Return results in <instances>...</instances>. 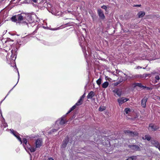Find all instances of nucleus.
I'll return each mask as SVG.
<instances>
[{
  "label": "nucleus",
  "instance_id": "51",
  "mask_svg": "<svg viewBox=\"0 0 160 160\" xmlns=\"http://www.w3.org/2000/svg\"><path fill=\"white\" fill-rule=\"evenodd\" d=\"M42 3L41 2H40V4H42Z\"/></svg>",
  "mask_w": 160,
  "mask_h": 160
},
{
  "label": "nucleus",
  "instance_id": "23",
  "mask_svg": "<svg viewBox=\"0 0 160 160\" xmlns=\"http://www.w3.org/2000/svg\"><path fill=\"white\" fill-rule=\"evenodd\" d=\"M51 10L52 11L51 12L52 14L55 15H58L59 14H58L59 12H57V11L55 9H54L53 8H52V9H51Z\"/></svg>",
  "mask_w": 160,
  "mask_h": 160
},
{
  "label": "nucleus",
  "instance_id": "7",
  "mask_svg": "<svg viewBox=\"0 0 160 160\" xmlns=\"http://www.w3.org/2000/svg\"><path fill=\"white\" fill-rule=\"evenodd\" d=\"M124 132L127 134L132 137H134L137 136L138 135V133L136 132H132L130 130H126L124 131Z\"/></svg>",
  "mask_w": 160,
  "mask_h": 160
},
{
  "label": "nucleus",
  "instance_id": "53",
  "mask_svg": "<svg viewBox=\"0 0 160 160\" xmlns=\"http://www.w3.org/2000/svg\"><path fill=\"white\" fill-rule=\"evenodd\" d=\"M85 52H86V51L85 50Z\"/></svg>",
  "mask_w": 160,
  "mask_h": 160
},
{
  "label": "nucleus",
  "instance_id": "24",
  "mask_svg": "<svg viewBox=\"0 0 160 160\" xmlns=\"http://www.w3.org/2000/svg\"><path fill=\"white\" fill-rule=\"evenodd\" d=\"M135 86H138L141 88H142L143 89L147 88L146 86L142 85L141 83H136L135 84Z\"/></svg>",
  "mask_w": 160,
  "mask_h": 160
},
{
  "label": "nucleus",
  "instance_id": "50",
  "mask_svg": "<svg viewBox=\"0 0 160 160\" xmlns=\"http://www.w3.org/2000/svg\"><path fill=\"white\" fill-rule=\"evenodd\" d=\"M9 58L8 55L7 56V58Z\"/></svg>",
  "mask_w": 160,
  "mask_h": 160
},
{
  "label": "nucleus",
  "instance_id": "41",
  "mask_svg": "<svg viewBox=\"0 0 160 160\" xmlns=\"http://www.w3.org/2000/svg\"><path fill=\"white\" fill-rule=\"evenodd\" d=\"M72 111L70 109L69 110L68 112L66 113V114L65 115L66 116V115L70 113Z\"/></svg>",
  "mask_w": 160,
  "mask_h": 160
},
{
  "label": "nucleus",
  "instance_id": "48",
  "mask_svg": "<svg viewBox=\"0 0 160 160\" xmlns=\"http://www.w3.org/2000/svg\"><path fill=\"white\" fill-rule=\"evenodd\" d=\"M0 50H2V51H3V50H5H5L4 49H1V48H0ZM5 51H6V52H7V51H6V50H5Z\"/></svg>",
  "mask_w": 160,
  "mask_h": 160
},
{
  "label": "nucleus",
  "instance_id": "54",
  "mask_svg": "<svg viewBox=\"0 0 160 160\" xmlns=\"http://www.w3.org/2000/svg\"><path fill=\"white\" fill-rule=\"evenodd\" d=\"M31 160H32L31 159Z\"/></svg>",
  "mask_w": 160,
  "mask_h": 160
},
{
  "label": "nucleus",
  "instance_id": "34",
  "mask_svg": "<svg viewBox=\"0 0 160 160\" xmlns=\"http://www.w3.org/2000/svg\"><path fill=\"white\" fill-rule=\"evenodd\" d=\"M76 105L75 104L74 106H73L70 109L72 111L76 107Z\"/></svg>",
  "mask_w": 160,
  "mask_h": 160
},
{
  "label": "nucleus",
  "instance_id": "20",
  "mask_svg": "<svg viewBox=\"0 0 160 160\" xmlns=\"http://www.w3.org/2000/svg\"><path fill=\"white\" fill-rule=\"evenodd\" d=\"M145 12L143 11H140L139 12L138 15V17L139 18H142L145 15Z\"/></svg>",
  "mask_w": 160,
  "mask_h": 160
},
{
  "label": "nucleus",
  "instance_id": "2",
  "mask_svg": "<svg viewBox=\"0 0 160 160\" xmlns=\"http://www.w3.org/2000/svg\"><path fill=\"white\" fill-rule=\"evenodd\" d=\"M84 41V38L83 35H82L81 36L79 37V44L83 50V51L84 53L85 57L86 60V61L88 64V63H89V61L88 60V58H87V57H88V54L86 53H85V52H84V51L83 50V46L84 44L83 43Z\"/></svg>",
  "mask_w": 160,
  "mask_h": 160
},
{
  "label": "nucleus",
  "instance_id": "35",
  "mask_svg": "<svg viewBox=\"0 0 160 160\" xmlns=\"http://www.w3.org/2000/svg\"><path fill=\"white\" fill-rule=\"evenodd\" d=\"M85 97V93H84L82 96L81 97L80 99L83 101V99Z\"/></svg>",
  "mask_w": 160,
  "mask_h": 160
},
{
  "label": "nucleus",
  "instance_id": "36",
  "mask_svg": "<svg viewBox=\"0 0 160 160\" xmlns=\"http://www.w3.org/2000/svg\"><path fill=\"white\" fill-rule=\"evenodd\" d=\"M101 8L102 9H104L105 10H106L107 8V7L105 5H103V6H102L101 7Z\"/></svg>",
  "mask_w": 160,
  "mask_h": 160
},
{
  "label": "nucleus",
  "instance_id": "9",
  "mask_svg": "<svg viewBox=\"0 0 160 160\" xmlns=\"http://www.w3.org/2000/svg\"><path fill=\"white\" fill-rule=\"evenodd\" d=\"M129 99L124 98H122L118 99V101L119 103V105H121L125 102L128 101Z\"/></svg>",
  "mask_w": 160,
  "mask_h": 160
},
{
  "label": "nucleus",
  "instance_id": "44",
  "mask_svg": "<svg viewBox=\"0 0 160 160\" xmlns=\"http://www.w3.org/2000/svg\"><path fill=\"white\" fill-rule=\"evenodd\" d=\"M160 151V144L157 147Z\"/></svg>",
  "mask_w": 160,
  "mask_h": 160
},
{
  "label": "nucleus",
  "instance_id": "31",
  "mask_svg": "<svg viewBox=\"0 0 160 160\" xmlns=\"http://www.w3.org/2000/svg\"><path fill=\"white\" fill-rule=\"evenodd\" d=\"M105 107L104 106H101L99 108V111L100 112H102L105 110Z\"/></svg>",
  "mask_w": 160,
  "mask_h": 160
},
{
  "label": "nucleus",
  "instance_id": "46",
  "mask_svg": "<svg viewBox=\"0 0 160 160\" xmlns=\"http://www.w3.org/2000/svg\"><path fill=\"white\" fill-rule=\"evenodd\" d=\"M105 78H106V80H108V79H107V78H108V77L106 76V77H105Z\"/></svg>",
  "mask_w": 160,
  "mask_h": 160
},
{
  "label": "nucleus",
  "instance_id": "29",
  "mask_svg": "<svg viewBox=\"0 0 160 160\" xmlns=\"http://www.w3.org/2000/svg\"><path fill=\"white\" fill-rule=\"evenodd\" d=\"M5 40V39L3 40L5 42V43H8L9 42H10V41H12V42H13V40L11 39L10 38H7V40Z\"/></svg>",
  "mask_w": 160,
  "mask_h": 160
},
{
  "label": "nucleus",
  "instance_id": "33",
  "mask_svg": "<svg viewBox=\"0 0 160 160\" xmlns=\"http://www.w3.org/2000/svg\"><path fill=\"white\" fill-rule=\"evenodd\" d=\"M136 158V157L135 156H132L131 157H130L128 158H127L126 160H134V159H135Z\"/></svg>",
  "mask_w": 160,
  "mask_h": 160
},
{
  "label": "nucleus",
  "instance_id": "49",
  "mask_svg": "<svg viewBox=\"0 0 160 160\" xmlns=\"http://www.w3.org/2000/svg\"><path fill=\"white\" fill-rule=\"evenodd\" d=\"M39 20H36V22H38V21H39Z\"/></svg>",
  "mask_w": 160,
  "mask_h": 160
},
{
  "label": "nucleus",
  "instance_id": "38",
  "mask_svg": "<svg viewBox=\"0 0 160 160\" xmlns=\"http://www.w3.org/2000/svg\"><path fill=\"white\" fill-rule=\"evenodd\" d=\"M43 5L44 7H46L47 8V3H46V2H44L43 3Z\"/></svg>",
  "mask_w": 160,
  "mask_h": 160
},
{
  "label": "nucleus",
  "instance_id": "16",
  "mask_svg": "<svg viewBox=\"0 0 160 160\" xmlns=\"http://www.w3.org/2000/svg\"><path fill=\"white\" fill-rule=\"evenodd\" d=\"M151 142L152 144L157 148L160 144L158 142L154 140H152Z\"/></svg>",
  "mask_w": 160,
  "mask_h": 160
},
{
  "label": "nucleus",
  "instance_id": "14",
  "mask_svg": "<svg viewBox=\"0 0 160 160\" xmlns=\"http://www.w3.org/2000/svg\"><path fill=\"white\" fill-rule=\"evenodd\" d=\"M147 100V98H143L141 100V104L143 108H145L146 106V102Z\"/></svg>",
  "mask_w": 160,
  "mask_h": 160
},
{
  "label": "nucleus",
  "instance_id": "12",
  "mask_svg": "<svg viewBox=\"0 0 160 160\" xmlns=\"http://www.w3.org/2000/svg\"><path fill=\"white\" fill-rule=\"evenodd\" d=\"M149 129H151L153 130H156L158 128V127L156 125L152 124H150L149 125Z\"/></svg>",
  "mask_w": 160,
  "mask_h": 160
},
{
  "label": "nucleus",
  "instance_id": "10",
  "mask_svg": "<svg viewBox=\"0 0 160 160\" xmlns=\"http://www.w3.org/2000/svg\"><path fill=\"white\" fill-rule=\"evenodd\" d=\"M68 137H66L63 142L62 143L61 146V148H65L68 142Z\"/></svg>",
  "mask_w": 160,
  "mask_h": 160
},
{
  "label": "nucleus",
  "instance_id": "30",
  "mask_svg": "<svg viewBox=\"0 0 160 160\" xmlns=\"http://www.w3.org/2000/svg\"><path fill=\"white\" fill-rule=\"evenodd\" d=\"M155 82H157L158 80H159L160 79V77L159 75H157L155 76Z\"/></svg>",
  "mask_w": 160,
  "mask_h": 160
},
{
  "label": "nucleus",
  "instance_id": "19",
  "mask_svg": "<svg viewBox=\"0 0 160 160\" xmlns=\"http://www.w3.org/2000/svg\"><path fill=\"white\" fill-rule=\"evenodd\" d=\"M151 137L148 135H146L144 137H142V138L143 140H147L148 141H150L151 139Z\"/></svg>",
  "mask_w": 160,
  "mask_h": 160
},
{
  "label": "nucleus",
  "instance_id": "42",
  "mask_svg": "<svg viewBox=\"0 0 160 160\" xmlns=\"http://www.w3.org/2000/svg\"><path fill=\"white\" fill-rule=\"evenodd\" d=\"M48 160H54L52 158H48Z\"/></svg>",
  "mask_w": 160,
  "mask_h": 160
},
{
  "label": "nucleus",
  "instance_id": "15",
  "mask_svg": "<svg viewBox=\"0 0 160 160\" xmlns=\"http://www.w3.org/2000/svg\"><path fill=\"white\" fill-rule=\"evenodd\" d=\"M113 92L114 93V94L115 96L117 95L120 97L121 95V92L118 89H115L113 91Z\"/></svg>",
  "mask_w": 160,
  "mask_h": 160
},
{
  "label": "nucleus",
  "instance_id": "32",
  "mask_svg": "<svg viewBox=\"0 0 160 160\" xmlns=\"http://www.w3.org/2000/svg\"><path fill=\"white\" fill-rule=\"evenodd\" d=\"M58 129H52V131L49 132H48V133L49 134H50L52 133V132H55L57 131L58 130Z\"/></svg>",
  "mask_w": 160,
  "mask_h": 160
},
{
  "label": "nucleus",
  "instance_id": "28",
  "mask_svg": "<svg viewBox=\"0 0 160 160\" xmlns=\"http://www.w3.org/2000/svg\"><path fill=\"white\" fill-rule=\"evenodd\" d=\"M124 75H125L126 76L128 77L129 78H134L137 77V76L136 75H132V76L131 77L130 76H128V74H126L125 73H124Z\"/></svg>",
  "mask_w": 160,
  "mask_h": 160
},
{
  "label": "nucleus",
  "instance_id": "40",
  "mask_svg": "<svg viewBox=\"0 0 160 160\" xmlns=\"http://www.w3.org/2000/svg\"><path fill=\"white\" fill-rule=\"evenodd\" d=\"M28 0H26V1H28ZM33 2H34L36 3L37 2L38 0H31Z\"/></svg>",
  "mask_w": 160,
  "mask_h": 160
},
{
  "label": "nucleus",
  "instance_id": "21",
  "mask_svg": "<svg viewBox=\"0 0 160 160\" xmlns=\"http://www.w3.org/2000/svg\"><path fill=\"white\" fill-rule=\"evenodd\" d=\"M109 85V83L108 82L106 81L103 83L102 84V87L104 88H107Z\"/></svg>",
  "mask_w": 160,
  "mask_h": 160
},
{
  "label": "nucleus",
  "instance_id": "17",
  "mask_svg": "<svg viewBox=\"0 0 160 160\" xmlns=\"http://www.w3.org/2000/svg\"><path fill=\"white\" fill-rule=\"evenodd\" d=\"M2 119L1 121L2 122V125L3 126L4 128H6L8 126V124L6 122H5V120L4 118L2 116Z\"/></svg>",
  "mask_w": 160,
  "mask_h": 160
},
{
  "label": "nucleus",
  "instance_id": "26",
  "mask_svg": "<svg viewBox=\"0 0 160 160\" xmlns=\"http://www.w3.org/2000/svg\"><path fill=\"white\" fill-rule=\"evenodd\" d=\"M22 143L23 142V146H24V145H27V144L29 143L27 142V140L26 138H24L23 139L22 141Z\"/></svg>",
  "mask_w": 160,
  "mask_h": 160
},
{
  "label": "nucleus",
  "instance_id": "13",
  "mask_svg": "<svg viewBox=\"0 0 160 160\" xmlns=\"http://www.w3.org/2000/svg\"><path fill=\"white\" fill-rule=\"evenodd\" d=\"M129 147L131 149L135 151H137L140 149L139 147L136 145H130L129 146Z\"/></svg>",
  "mask_w": 160,
  "mask_h": 160
},
{
  "label": "nucleus",
  "instance_id": "1",
  "mask_svg": "<svg viewBox=\"0 0 160 160\" xmlns=\"http://www.w3.org/2000/svg\"><path fill=\"white\" fill-rule=\"evenodd\" d=\"M11 20L12 22L17 23H20L22 22L25 23L28 27H32L36 24L34 19L32 17L25 13L18 14L13 16L11 18Z\"/></svg>",
  "mask_w": 160,
  "mask_h": 160
},
{
  "label": "nucleus",
  "instance_id": "11",
  "mask_svg": "<svg viewBox=\"0 0 160 160\" xmlns=\"http://www.w3.org/2000/svg\"><path fill=\"white\" fill-rule=\"evenodd\" d=\"M98 13L99 17L102 19H104L105 17L103 13V12L102 11V10L100 9H99L98 10Z\"/></svg>",
  "mask_w": 160,
  "mask_h": 160
},
{
  "label": "nucleus",
  "instance_id": "8",
  "mask_svg": "<svg viewBox=\"0 0 160 160\" xmlns=\"http://www.w3.org/2000/svg\"><path fill=\"white\" fill-rule=\"evenodd\" d=\"M42 140L41 139H38L35 142L36 149L40 148L42 144Z\"/></svg>",
  "mask_w": 160,
  "mask_h": 160
},
{
  "label": "nucleus",
  "instance_id": "25",
  "mask_svg": "<svg viewBox=\"0 0 160 160\" xmlns=\"http://www.w3.org/2000/svg\"><path fill=\"white\" fill-rule=\"evenodd\" d=\"M102 82V78H100L98 80L96 81V83L99 86L101 85Z\"/></svg>",
  "mask_w": 160,
  "mask_h": 160
},
{
  "label": "nucleus",
  "instance_id": "6",
  "mask_svg": "<svg viewBox=\"0 0 160 160\" xmlns=\"http://www.w3.org/2000/svg\"><path fill=\"white\" fill-rule=\"evenodd\" d=\"M10 132L13 135L18 139L21 142V144L22 143V141L19 135V134L16 131L13 130L12 129H10Z\"/></svg>",
  "mask_w": 160,
  "mask_h": 160
},
{
  "label": "nucleus",
  "instance_id": "4",
  "mask_svg": "<svg viewBox=\"0 0 160 160\" xmlns=\"http://www.w3.org/2000/svg\"><path fill=\"white\" fill-rule=\"evenodd\" d=\"M23 147L26 151L28 153L31 157V155L29 152L30 151L31 152H33L36 150V148L32 147L29 143L27 144V145H24Z\"/></svg>",
  "mask_w": 160,
  "mask_h": 160
},
{
  "label": "nucleus",
  "instance_id": "27",
  "mask_svg": "<svg viewBox=\"0 0 160 160\" xmlns=\"http://www.w3.org/2000/svg\"><path fill=\"white\" fill-rule=\"evenodd\" d=\"M82 100L79 99L77 102L75 104L76 106H79L82 103Z\"/></svg>",
  "mask_w": 160,
  "mask_h": 160
},
{
  "label": "nucleus",
  "instance_id": "3",
  "mask_svg": "<svg viewBox=\"0 0 160 160\" xmlns=\"http://www.w3.org/2000/svg\"><path fill=\"white\" fill-rule=\"evenodd\" d=\"M17 51V48H15L13 49L11 51V55L10 56L9 60L11 61V62H12L13 63H14L15 62V61L16 58Z\"/></svg>",
  "mask_w": 160,
  "mask_h": 160
},
{
  "label": "nucleus",
  "instance_id": "45",
  "mask_svg": "<svg viewBox=\"0 0 160 160\" xmlns=\"http://www.w3.org/2000/svg\"><path fill=\"white\" fill-rule=\"evenodd\" d=\"M117 71L116 70V73H114L113 74L115 75H116L117 74Z\"/></svg>",
  "mask_w": 160,
  "mask_h": 160
},
{
  "label": "nucleus",
  "instance_id": "18",
  "mask_svg": "<svg viewBox=\"0 0 160 160\" xmlns=\"http://www.w3.org/2000/svg\"><path fill=\"white\" fill-rule=\"evenodd\" d=\"M94 95V92L93 91H91L88 94L87 96V98H92Z\"/></svg>",
  "mask_w": 160,
  "mask_h": 160
},
{
  "label": "nucleus",
  "instance_id": "39",
  "mask_svg": "<svg viewBox=\"0 0 160 160\" xmlns=\"http://www.w3.org/2000/svg\"><path fill=\"white\" fill-rule=\"evenodd\" d=\"M141 5H133L134 7H140L141 6Z\"/></svg>",
  "mask_w": 160,
  "mask_h": 160
},
{
  "label": "nucleus",
  "instance_id": "47",
  "mask_svg": "<svg viewBox=\"0 0 160 160\" xmlns=\"http://www.w3.org/2000/svg\"><path fill=\"white\" fill-rule=\"evenodd\" d=\"M118 84V83H114V85H117Z\"/></svg>",
  "mask_w": 160,
  "mask_h": 160
},
{
  "label": "nucleus",
  "instance_id": "43",
  "mask_svg": "<svg viewBox=\"0 0 160 160\" xmlns=\"http://www.w3.org/2000/svg\"><path fill=\"white\" fill-rule=\"evenodd\" d=\"M141 68H142V67L140 66H138L137 67V69H141Z\"/></svg>",
  "mask_w": 160,
  "mask_h": 160
},
{
  "label": "nucleus",
  "instance_id": "5",
  "mask_svg": "<svg viewBox=\"0 0 160 160\" xmlns=\"http://www.w3.org/2000/svg\"><path fill=\"white\" fill-rule=\"evenodd\" d=\"M65 117L66 115H64L59 120H57L56 122L55 126H56L58 125V123H59L60 125H62L66 123L67 121L66 120Z\"/></svg>",
  "mask_w": 160,
  "mask_h": 160
},
{
  "label": "nucleus",
  "instance_id": "22",
  "mask_svg": "<svg viewBox=\"0 0 160 160\" xmlns=\"http://www.w3.org/2000/svg\"><path fill=\"white\" fill-rule=\"evenodd\" d=\"M131 111V110L129 108H126L124 111V114H128Z\"/></svg>",
  "mask_w": 160,
  "mask_h": 160
},
{
  "label": "nucleus",
  "instance_id": "52",
  "mask_svg": "<svg viewBox=\"0 0 160 160\" xmlns=\"http://www.w3.org/2000/svg\"><path fill=\"white\" fill-rule=\"evenodd\" d=\"M145 68H143V69H145Z\"/></svg>",
  "mask_w": 160,
  "mask_h": 160
},
{
  "label": "nucleus",
  "instance_id": "37",
  "mask_svg": "<svg viewBox=\"0 0 160 160\" xmlns=\"http://www.w3.org/2000/svg\"><path fill=\"white\" fill-rule=\"evenodd\" d=\"M88 56H89V57H90L91 58L92 57V58H95V57L94 56V57H93L92 55V53H91L90 54V53L88 51Z\"/></svg>",
  "mask_w": 160,
  "mask_h": 160
}]
</instances>
